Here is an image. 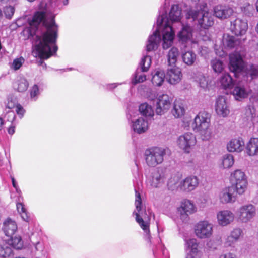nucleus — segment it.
I'll use <instances>...</instances> for the list:
<instances>
[{"label":"nucleus","mask_w":258,"mask_h":258,"mask_svg":"<svg viewBox=\"0 0 258 258\" xmlns=\"http://www.w3.org/2000/svg\"><path fill=\"white\" fill-rule=\"evenodd\" d=\"M16 111L18 115H19L20 118H22L25 113V110L24 108L20 104H18L16 105Z\"/></svg>","instance_id":"55"},{"label":"nucleus","mask_w":258,"mask_h":258,"mask_svg":"<svg viewBox=\"0 0 258 258\" xmlns=\"http://www.w3.org/2000/svg\"><path fill=\"white\" fill-rule=\"evenodd\" d=\"M209 239L206 242V246L210 250H215L218 246L220 245L222 243L221 237H215L209 238Z\"/></svg>","instance_id":"43"},{"label":"nucleus","mask_w":258,"mask_h":258,"mask_svg":"<svg viewBox=\"0 0 258 258\" xmlns=\"http://www.w3.org/2000/svg\"><path fill=\"white\" fill-rule=\"evenodd\" d=\"M217 220L218 225L222 227L227 226L232 223L235 218L234 214L229 210H223L217 213Z\"/></svg>","instance_id":"18"},{"label":"nucleus","mask_w":258,"mask_h":258,"mask_svg":"<svg viewBox=\"0 0 258 258\" xmlns=\"http://www.w3.org/2000/svg\"><path fill=\"white\" fill-rule=\"evenodd\" d=\"M191 127L195 132L199 134L203 141H209L213 136L210 115L206 111H201L196 115Z\"/></svg>","instance_id":"5"},{"label":"nucleus","mask_w":258,"mask_h":258,"mask_svg":"<svg viewBox=\"0 0 258 258\" xmlns=\"http://www.w3.org/2000/svg\"><path fill=\"white\" fill-rule=\"evenodd\" d=\"M34 245L36 250L38 251L42 249V244L40 242H37Z\"/></svg>","instance_id":"61"},{"label":"nucleus","mask_w":258,"mask_h":258,"mask_svg":"<svg viewBox=\"0 0 258 258\" xmlns=\"http://www.w3.org/2000/svg\"><path fill=\"white\" fill-rule=\"evenodd\" d=\"M234 85L232 93L236 100H240L247 96L248 92L242 82H235Z\"/></svg>","instance_id":"27"},{"label":"nucleus","mask_w":258,"mask_h":258,"mask_svg":"<svg viewBox=\"0 0 258 258\" xmlns=\"http://www.w3.org/2000/svg\"><path fill=\"white\" fill-rule=\"evenodd\" d=\"M234 163L232 155L227 154L223 155L218 161V166L220 169H225L231 167Z\"/></svg>","instance_id":"31"},{"label":"nucleus","mask_w":258,"mask_h":258,"mask_svg":"<svg viewBox=\"0 0 258 258\" xmlns=\"http://www.w3.org/2000/svg\"><path fill=\"white\" fill-rule=\"evenodd\" d=\"M25 59L22 57L17 58L15 59L11 65V68L14 70H17L19 69L22 64L24 63Z\"/></svg>","instance_id":"48"},{"label":"nucleus","mask_w":258,"mask_h":258,"mask_svg":"<svg viewBox=\"0 0 258 258\" xmlns=\"http://www.w3.org/2000/svg\"><path fill=\"white\" fill-rule=\"evenodd\" d=\"M15 126L11 125L8 130V132L10 135H13L15 133Z\"/></svg>","instance_id":"62"},{"label":"nucleus","mask_w":258,"mask_h":258,"mask_svg":"<svg viewBox=\"0 0 258 258\" xmlns=\"http://www.w3.org/2000/svg\"><path fill=\"white\" fill-rule=\"evenodd\" d=\"M13 86L18 91L23 92L27 89L28 83L26 79L21 78L14 83Z\"/></svg>","instance_id":"37"},{"label":"nucleus","mask_w":258,"mask_h":258,"mask_svg":"<svg viewBox=\"0 0 258 258\" xmlns=\"http://www.w3.org/2000/svg\"><path fill=\"white\" fill-rule=\"evenodd\" d=\"M243 13L248 16L252 14L253 7L250 5H248L246 7L244 8Z\"/></svg>","instance_id":"56"},{"label":"nucleus","mask_w":258,"mask_h":258,"mask_svg":"<svg viewBox=\"0 0 258 258\" xmlns=\"http://www.w3.org/2000/svg\"><path fill=\"white\" fill-rule=\"evenodd\" d=\"M183 62L188 66L194 64L196 59V55L191 51H187L182 54Z\"/></svg>","instance_id":"39"},{"label":"nucleus","mask_w":258,"mask_h":258,"mask_svg":"<svg viewBox=\"0 0 258 258\" xmlns=\"http://www.w3.org/2000/svg\"><path fill=\"white\" fill-rule=\"evenodd\" d=\"M165 151L164 149L154 147L147 149L145 152V159L147 165L150 167H155L164 160Z\"/></svg>","instance_id":"6"},{"label":"nucleus","mask_w":258,"mask_h":258,"mask_svg":"<svg viewBox=\"0 0 258 258\" xmlns=\"http://www.w3.org/2000/svg\"><path fill=\"white\" fill-rule=\"evenodd\" d=\"M11 179H12V185H13V186L14 187V188H16L17 186H18L17 183H16V180L15 179H14V177H11Z\"/></svg>","instance_id":"63"},{"label":"nucleus","mask_w":258,"mask_h":258,"mask_svg":"<svg viewBox=\"0 0 258 258\" xmlns=\"http://www.w3.org/2000/svg\"><path fill=\"white\" fill-rule=\"evenodd\" d=\"M195 80L198 82L200 87L203 88H207L209 85L207 78L201 73H198L195 78Z\"/></svg>","instance_id":"44"},{"label":"nucleus","mask_w":258,"mask_h":258,"mask_svg":"<svg viewBox=\"0 0 258 258\" xmlns=\"http://www.w3.org/2000/svg\"><path fill=\"white\" fill-rule=\"evenodd\" d=\"M166 75L161 70H155L152 73L151 81L153 85L160 87L164 82Z\"/></svg>","instance_id":"30"},{"label":"nucleus","mask_w":258,"mask_h":258,"mask_svg":"<svg viewBox=\"0 0 258 258\" xmlns=\"http://www.w3.org/2000/svg\"><path fill=\"white\" fill-rule=\"evenodd\" d=\"M54 17H47L43 12H36L30 25L37 28L42 23L46 31L41 35H36L35 42V50L33 53L41 59H47L56 53L57 46L56 43L57 38V26L54 22Z\"/></svg>","instance_id":"2"},{"label":"nucleus","mask_w":258,"mask_h":258,"mask_svg":"<svg viewBox=\"0 0 258 258\" xmlns=\"http://www.w3.org/2000/svg\"><path fill=\"white\" fill-rule=\"evenodd\" d=\"M179 55L178 49L173 47L168 52L167 55L168 63L170 66L174 67Z\"/></svg>","instance_id":"34"},{"label":"nucleus","mask_w":258,"mask_h":258,"mask_svg":"<svg viewBox=\"0 0 258 258\" xmlns=\"http://www.w3.org/2000/svg\"><path fill=\"white\" fill-rule=\"evenodd\" d=\"M247 75L250 76L251 79H253L256 77L258 75V67L254 66H250Z\"/></svg>","instance_id":"51"},{"label":"nucleus","mask_w":258,"mask_h":258,"mask_svg":"<svg viewBox=\"0 0 258 258\" xmlns=\"http://www.w3.org/2000/svg\"><path fill=\"white\" fill-rule=\"evenodd\" d=\"M215 110L217 115L220 117H226L229 114V104L226 96H219L216 99Z\"/></svg>","instance_id":"16"},{"label":"nucleus","mask_w":258,"mask_h":258,"mask_svg":"<svg viewBox=\"0 0 258 258\" xmlns=\"http://www.w3.org/2000/svg\"><path fill=\"white\" fill-rule=\"evenodd\" d=\"M14 256L13 250L8 245H0V257L12 258Z\"/></svg>","instance_id":"40"},{"label":"nucleus","mask_w":258,"mask_h":258,"mask_svg":"<svg viewBox=\"0 0 258 258\" xmlns=\"http://www.w3.org/2000/svg\"><path fill=\"white\" fill-rule=\"evenodd\" d=\"M122 83H111L106 85V88L108 90H111L115 88L118 85H121Z\"/></svg>","instance_id":"59"},{"label":"nucleus","mask_w":258,"mask_h":258,"mask_svg":"<svg viewBox=\"0 0 258 258\" xmlns=\"http://www.w3.org/2000/svg\"><path fill=\"white\" fill-rule=\"evenodd\" d=\"M256 215V207L252 204H247L238 208L236 212V218L238 222L246 224L251 221Z\"/></svg>","instance_id":"8"},{"label":"nucleus","mask_w":258,"mask_h":258,"mask_svg":"<svg viewBox=\"0 0 258 258\" xmlns=\"http://www.w3.org/2000/svg\"><path fill=\"white\" fill-rule=\"evenodd\" d=\"M4 124V120L0 117V131L3 128V125Z\"/></svg>","instance_id":"64"},{"label":"nucleus","mask_w":258,"mask_h":258,"mask_svg":"<svg viewBox=\"0 0 258 258\" xmlns=\"http://www.w3.org/2000/svg\"><path fill=\"white\" fill-rule=\"evenodd\" d=\"M244 143L240 138L231 139L227 145V148L230 152H240L243 150Z\"/></svg>","instance_id":"28"},{"label":"nucleus","mask_w":258,"mask_h":258,"mask_svg":"<svg viewBox=\"0 0 258 258\" xmlns=\"http://www.w3.org/2000/svg\"><path fill=\"white\" fill-rule=\"evenodd\" d=\"M219 82L224 89L231 88L234 84V81L228 73H224L219 79Z\"/></svg>","instance_id":"33"},{"label":"nucleus","mask_w":258,"mask_h":258,"mask_svg":"<svg viewBox=\"0 0 258 258\" xmlns=\"http://www.w3.org/2000/svg\"><path fill=\"white\" fill-rule=\"evenodd\" d=\"M180 177L179 175L172 176L168 180L167 186L169 190L174 191L180 189Z\"/></svg>","instance_id":"35"},{"label":"nucleus","mask_w":258,"mask_h":258,"mask_svg":"<svg viewBox=\"0 0 258 258\" xmlns=\"http://www.w3.org/2000/svg\"><path fill=\"white\" fill-rule=\"evenodd\" d=\"M213 224L209 221H200L194 226V233L199 239H209L213 234Z\"/></svg>","instance_id":"9"},{"label":"nucleus","mask_w":258,"mask_h":258,"mask_svg":"<svg viewBox=\"0 0 258 258\" xmlns=\"http://www.w3.org/2000/svg\"><path fill=\"white\" fill-rule=\"evenodd\" d=\"M132 112H128V115L131 119V128L136 133L138 134H142L146 132L149 127L148 121L143 117H139L137 119H132L131 118Z\"/></svg>","instance_id":"19"},{"label":"nucleus","mask_w":258,"mask_h":258,"mask_svg":"<svg viewBox=\"0 0 258 258\" xmlns=\"http://www.w3.org/2000/svg\"><path fill=\"white\" fill-rule=\"evenodd\" d=\"M15 103L14 102H13L12 100H11V101L8 100V102L6 105V107L8 109H12L15 107Z\"/></svg>","instance_id":"60"},{"label":"nucleus","mask_w":258,"mask_h":258,"mask_svg":"<svg viewBox=\"0 0 258 258\" xmlns=\"http://www.w3.org/2000/svg\"><path fill=\"white\" fill-rule=\"evenodd\" d=\"M246 150L249 156L258 155V138H251L246 145Z\"/></svg>","instance_id":"32"},{"label":"nucleus","mask_w":258,"mask_h":258,"mask_svg":"<svg viewBox=\"0 0 258 258\" xmlns=\"http://www.w3.org/2000/svg\"><path fill=\"white\" fill-rule=\"evenodd\" d=\"M172 99L166 94L158 96L156 103V113L158 115H162L166 112L170 108Z\"/></svg>","instance_id":"15"},{"label":"nucleus","mask_w":258,"mask_h":258,"mask_svg":"<svg viewBox=\"0 0 258 258\" xmlns=\"http://www.w3.org/2000/svg\"><path fill=\"white\" fill-rule=\"evenodd\" d=\"M52 5L59 8L61 7L62 6L68 5L69 0H51Z\"/></svg>","instance_id":"52"},{"label":"nucleus","mask_w":258,"mask_h":258,"mask_svg":"<svg viewBox=\"0 0 258 258\" xmlns=\"http://www.w3.org/2000/svg\"><path fill=\"white\" fill-rule=\"evenodd\" d=\"M17 209L22 220L24 221L29 222L30 220V218L24 207V204L21 202L17 203Z\"/></svg>","instance_id":"38"},{"label":"nucleus","mask_w":258,"mask_h":258,"mask_svg":"<svg viewBox=\"0 0 258 258\" xmlns=\"http://www.w3.org/2000/svg\"><path fill=\"white\" fill-rule=\"evenodd\" d=\"M238 42L235 39L233 36L229 35H224L223 36V45L229 48H233L235 47Z\"/></svg>","instance_id":"41"},{"label":"nucleus","mask_w":258,"mask_h":258,"mask_svg":"<svg viewBox=\"0 0 258 258\" xmlns=\"http://www.w3.org/2000/svg\"><path fill=\"white\" fill-rule=\"evenodd\" d=\"M147 89V91H148L149 90V93L150 94H147V98L150 99V100H154V99L156 97V93L154 91H152V90L150 89Z\"/></svg>","instance_id":"57"},{"label":"nucleus","mask_w":258,"mask_h":258,"mask_svg":"<svg viewBox=\"0 0 258 258\" xmlns=\"http://www.w3.org/2000/svg\"><path fill=\"white\" fill-rule=\"evenodd\" d=\"M135 205L136 210L133 214L136 216V221L146 234L147 240L149 242L152 243V242L149 235V224L152 216V211L149 209L147 210L143 209L140 194L136 190Z\"/></svg>","instance_id":"4"},{"label":"nucleus","mask_w":258,"mask_h":258,"mask_svg":"<svg viewBox=\"0 0 258 258\" xmlns=\"http://www.w3.org/2000/svg\"><path fill=\"white\" fill-rule=\"evenodd\" d=\"M169 5V0H165L164 6L159 10L156 29L149 36L146 44V50L147 52L157 50L161 40L164 49L169 48L173 43L175 34L171 23L179 22L182 13L181 9L178 5H173L167 17L166 9Z\"/></svg>","instance_id":"1"},{"label":"nucleus","mask_w":258,"mask_h":258,"mask_svg":"<svg viewBox=\"0 0 258 258\" xmlns=\"http://www.w3.org/2000/svg\"><path fill=\"white\" fill-rule=\"evenodd\" d=\"M237 241L229 234L224 240V244L226 247H234Z\"/></svg>","instance_id":"47"},{"label":"nucleus","mask_w":258,"mask_h":258,"mask_svg":"<svg viewBox=\"0 0 258 258\" xmlns=\"http://www.w3.org/2000/svg\"><path fill=\"white\" fill-rule=\"evenodd\" d=\"M182 76L181 70L179 68L174 66L167 70L166 79L169 84L175 85L180 82Z\"/></svg>","instance_id":"23"},{"label":"nucleus","mask_w":258,"mask_h":258,"mask_svg":"<svg viewBox=\"0 0 258 258\" xmlns=\"http://www.w3.org/2000/svg\"><path fill=\"white\" fill-rule=\"evenodd\" d=\"M182 29L177 34L179 41L185 44V47L191 45V48H195L197 45V41L193 38V29L188 25H182Z\"/></svg>","instance_id":"11"},{"label":"nucleus","mask_w":258,"mask_h":258,"mask_svg":"<svg viewBox=\"0 0 258 258\" xmlns=\"http://www.w3.org/2000/svg\"><path fill=\"white\" fill-rule=\"evenodd\" d=\"M234 188L233 186H229L223 189L219 195V198L221 203L223 204L232 203L235 201V197L233 195Z\"/></svg>","instance_id":"25"},{"label":"nucleus","mask_w":258,"mask_h":258,"mask_svg":"<svg viewBox=\"0 0 258 258\" xmlns=\"http://www.w3.org/2000/svg\"><path fill=\"white\" fill-rule=\"evenodd\" d=\"M233 13L232 8L228 6L219 5L215 6L214 8L215 16L221 20L229 18Z\"/></svg>","instance_id":"24"},{"label":"nucleus","mask_w":258,"mask_h":258,"mask_svg":"<svg viewBox=\"0 0 258 258\" xmlns=\"http://www.w3.org/2000/svg\"><path fill=\"white\" fill-rule=\"evenodd\" d=\"M171 112L172 115L176 118H180L184 115L185 109L181 100L176 99L174 101Z\"/></svg>","instance_id":"29"},{"label":"nucleus","mask_w":258,"mask_h":258,"mask_svg":"<svg viewBox=\"0 0 258 258\" xmlns=\"http://www.w3.org/2000/svg\"><path fill=\"white\" fill-rule=\"evenodd\" d=\"M17 224L15 220L10 218H7L4 221L2 230L6 236L12 237L17 231Z\"/></svg>","instance_id":"26"},{"label":"nucleus","mask_w":258,"mask_h":258,"mask_svg":"<svg viewBox=\"0 0 258 258\" xmlns=\"http://www.w3.org/2000/svg\"><path fill=\"white\" fill-rule=\"evenodd\" d=\"M230 29L237 36L244 35L248 29V23L246 20L237 18L231 21Z\"/></svg>","instance_id":"17"},{"label":"nucleus","mask_w":258,"mask_h":258,"mask_svg":"<svg viewBox=\"0 0 258 258\" xmlns=\"http://www.w3.org/2000/svg\"><path fill=\"white\" fill-rule=\"evenodd\" d=\"M165 181L164 173L159 170H155L152 172L148 179V183L152 188L162 187Z\"/></svg>","instance_id":"21"},{"label":"nucleus","mask_w":258,"mask_h":258,"mask_svg":"<svg viewBox=\"0 0 258 258\" xmlns=\"http://www.w3.org/2000/svg\"><path fill=\"white\" fill-rule=\"evenodd\" d=\"M185 258H202V252L198 248L199 243L196 238L185 241Z\"/></svg>","instance_id":"14"},{"label":"nucleus","mask_w":258,"mask_h":258,"mask_svg":"<svg viewBox=\"0 0 258 258\" xmlns=\"http://www.w3.org/2000/svg\"><path fill=\"white\" fill-rule=\"evenodd\" d=\"M9 240V244L16 249H21L23 247V241L20 236H16Z\"/></svg>","instance_id":"42"},{"label":"nucleus","mask_w":258,"mask_h":258,"mask_svg":"<svg viewBox=\"0 0 258 258\" xmlns=\"http://www.w3.org/2000/svg\"><path fill=\"white\" fill-rule=\"evenodd\" d=\"M178 211L180 213L181 218L185 220L188 218L189 215L197 211V208L191 201L185 200L181 202Z\"/></svg>","instance_id":"22"},{"label":"nucleus","mask_w":258,"mask_h":258,"mask_svg":"<svg viewBox=\"0 0 258 258\" xmlns=\"http://www.w3.org/2000/svg\"><path fill=\"white\" fill-rule=\"evenodd\" d=\"M230 234L238 242L241 238H242L244 233L241 228L236 227L231 231Z\"/></svg>","instance_id":"46"},{"label":"nucleus","mask_w":258,"mask_h":258,"mask_svg":"<svg viewBox=\"0 0 258 258\" xmlns=\"http://www.w3.org/2000/svg\"><path fill=\"white\" fill-rule=\"evenodd\" d=\"M229 69L234 73L236 77H239L240 75H243L244 62L242 55L237 52L231 54L229 56Z\"/></svg>","instance_id":"12"},{"label":"nucleus","mask_w":258,"mask_h":258,"mask_svg":"<svg viewBox=\"0 0 258 258\" xmlns=\"http://www.w3.org/2000/svg\"><path fill=\"white\" fill-rule=\"evenodd\" d=\"M211 66L216 73H220L224 69V65L223 62L217 59H214L211 61Z\"/></svg>","instance_id":"45"},{"label":"nucleus","mask_w":258,"mask_h":258,"mask_svg":"<svg viewBox=\"0 0 258 258\" xmlns=\"http://www.w3.org/2000/svg\"><path fill=\"white\" fill-rule=\"evenodd\" d=\"M197 143L195 135L191 133H186L178 137L177 144L184 153H189Z\"/></svg>","instance_id":"10"},{"label":"nucleus","mask_w":258,"mask_h":258,"mask_svg":"<svg viewBox=\"0 0 258 258\" xmlns=\"http://www.w3.org/2000/svg\"><path fill=\"white\" fill-rule=\"evenodd\" d=\"M151 64V58L149 55L144 56L141 59L140 63L141 67V72L137 70L134 74L132 79V84L136 85L139 83H142L146 80V76L142 72H147Z\"/></svg>","instance_id":"13"},{"label":"nucleus","mask_w":258,"mask_h":258,"mask_svg":"<svg viewBox=\"0 0 258 258\" xmlns=\"http://www.w3.org/2000/svg\"><path fill=\"white\" fill-rule=\"evenodd\" d=\"M40 94V90L37 85L35 84L30 89V97L34 100H36Z\"/></svg>","instance_id":"49"},{"label":"nucleus","mask_w":258,"mask_h":258,"mask_svg":"<svg viewBox=\"0 0 258 258\" xmlns=\"http://www.w3.org/2000/svg\"><path fill=\"white\" fill-rule=\"evenodd\" d=\"M219 258H237L236 255L231 252H228L226 253L221 254Z\"/></svg>","instance_id":"54"},{"label":"nucleus","mask_w":258,"mask_h":258,"mask_svg":"<svg viewBox=\"0 0 258 258\" xmlns=\"http://www.w3.org/2000/svg\"><path fill=\"white\" fill-rule=\"evenodd\" d=\"M186 18L191 21H197L202 28L208 29L214 24V19L211 12L207 9V4L202 3L196 7H191L186 10Z\"/></svg>","instance_id":"3"},{"label":"nucleus","mask_w":258,"mask_h":258,"mask_svg":"<svg viewBox=\"0 0 258 258\" xmlns=\"http://www.w3.org/2000/svg\"><path fill=\"white\" fill-rule=\"evenodd\" d=\"M209 52V49L206 47H201L199 53L204 57H206L207 54Z\"/></svg>","instance_id":"58"},{"label":"nucleus","mask_w":258,"mask_h":258,"mask_svg":"<svg viewBox=\"0 0 258 258\" xmlns=\"http://www.w3.org/2000/svg\"><path fill=\"white\" fill-rule=\"evenodd\" d=\"M139 110L142 115L146 117H152L154 114L153 108L147 103L141 104L139 107Z\"/></svg>","instance_id":"36"},{"label":"nucleus","mask_w":258,"mask_h":258,"mask_svg":"<svg viewBox=\"0 0 258 258\" xmlns=\"http://www.w3.org/2000/svg\"><path fill=\"white\" fill-rule=\"evenodd\" d=\"M230 180L235 191L239 195L243 194L247 187V179L245 173L240 169H236L231 173Z\"/></svg>","instance_id":"7"},{"label":"nucleus","mask_w":258,"mask_h":258,"mask_svg":"<svg viewBox=\"0 0 258 258\" xmlns=\"http://www.w3.org/2000/svg\"><path fill=\"white\" fill-rule=\"evenodd\" d=\"M14 8L12 6L6 7L4 10L6 17L9 19L11 18L14 13Z\"/></svg>","instance_id":"50"},{"label":"nucleus","mask_w":258,"mask_h":258,"mask_svg":"<svg viewBox=\"0 0 258 258\" xmlns=\"http://www.w3.org/2000/svg\"><path fill=\"white\" fill-rule=\"evenodd\" d=\"M15 114L14 112L13 111H8L7 112V114L6 116V117L7 118V119L8 121L11 122V123H13V121L15 119Z\"/></svg>","instance_id":"53"},{"label":"nucleus","mask_w":258,"mask_h":258,"mask_svg":"<svg viewBox=\"0 0 258 258\" xmlns=\"http://www.w3.org/2000/svg\"><path fill=\"white\" fill-rule=\"evenodd\" d=\"M199 183V179L197 176H188L180 181V190L187 192H190L198 187Z\"/></svg>","instance_id":"20"}]
</instances>
